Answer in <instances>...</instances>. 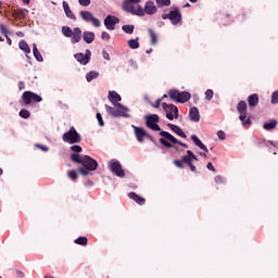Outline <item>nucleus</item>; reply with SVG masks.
Wrapping results in <instances>:
<instances>
[{"label": "nucleus", "instance_id": "f257e3e1", "mask_svg": "<svg viewBox=\"0 0 278 278\" xmlns=\"http://www.w3.org/2000/svg\"><path fill=\"white\" fill-rule=\"evenodd\" d=\"M71 160L76 164H81V166H84V168H86L87 170H97V168L99 167V163L97 162V160L88 155L79 156V154H72Z\"/></svg>", "mask_w": 278, "mask_h": 278}, {"label": "nucleus", "instance_id": "f03ea898", "mask_svg": "<svg viewBox=\"0 0 278 278\" xmlns=\"http://www.w3.org/2000/svg\"><path fill=\"white\" fill-rule=\"evenodd\" d=\"M160 136L162 138L159 139V142L163 144V147H166L167 149H173V144H179L180 147H184V149H188V144L179 141L175 136L170 135V132L162 130L160 132Z\"/></svg>", "mask_w": 278, "mask_h": 278}, {"label": "nucleus", "instance_id": "7ed1b4c3", "mask_svg": "<svg viewBox=\"0 0 278 278\" xmlns=\"http://www.w3.org/2000/svg\"><path fill=\"white\" fill-rule=\"evenodd\" d=\"M237 112L239 113V119L243 127H251V116L247 112V102L244 100L239 101L237 104Z\"/></svg>", "mask_w": 278, "mask_h": 278}, {"label": "nucleus", "instance_id": "20e7f679", "mask_svg": "<svg viewBox=\"0 0 278 278\" xmlns=\"http://www.w3.org/2000/svg\"><path fill=\"white\" fill-rule=\"evenodd\" d=\"M62 140L63 142H67L68 144H79V142H81V135H79V132H77V129L72 126L70 130L63 134Z\"/></svg>", "mask_w": 278, "mask_h": 278}, {"label": "nucleus", "instance_id": "39448f33", "mask_svg": "<svg viewBox=\"0 0 278 278\" xmlns=\"http://www.w3.org/2000/svg\"><path fill=\"white\" fill-rule=\"evenodd\" d=\"M157 13V7H155V3L153 1L146 2L144 8L137 5V11L135 13V16H144V14H148L149 16H153V14Z\"/></svg>", "mask_w": 278, "mask_h": 278}, {"label": "nucleus", "instance_id": "423d86ee", "mask_svg": "<svg viewBox=\"0 0 278 278\" xmlns=\"http://www.w3.org/2000/svg\"><path fill=\"white\" fill-rule=\"evenodd\" d=\"M168 97L172 101H177V103H186L190 101V92L179 91L177 89H172L168 91Z\"/></svg>", "mask_w": 278, "mask_h": 278}, {"label": "nucleus", "instance_id": "0eeeda50", "mask_svg": "<svg viewBox=\"0 0 278 278\" xmlns=\"http://www.w3.org/2000/svg\"><path fill=\"white\" fill-rule=\"evenodd\" d=\"M163 21H170L172 25H179L181 23V11L179 8L173 7V10L169 13H165L162 15Z\"/></svg>", "mask_w": 278, "mask_h": 278}, {"label": "nucleus", "instance_id": "6e6552de", "mask_svg": "<svg viewBox=\"0 0 278 278\" xmlns=\"http://www.w3.org/2000/svg\"><path fill=\"white\" fill-rule=\"evenodd\" d=\"M162 108L166 113V118H168V121H174V118H179V109L175 104H168L166 102H163Z\"/></svg>", "mask_w": 278, "mask_h": 278}, {"label": "nucleus", "instance_id": "1a4fd4ad", "mask_svg": "<svg viewBox=\"0 0 278 278\" xmlns=\"http://www.w3.org/2000/svg\"><path fill=\"white\" fill-rule=\"evenodd\" d=\"M22 101L25 105H30L31 101L35 103H40L42 101V97L38 96L34 91H24L22 94Z\"/></svg>", "mask_w": 278, "mask_h": 278}, {"label": "nucleus", "instance_id": "9d476101", "mask_svg": "<svg viewBox=\"0 0 278 278\" xmlns=\"http://www.w3.org/2000/svg\"><path fill=\"white\" fill-rule=\"evenodd\" d=\"M157 123H160V116L157 114L146 116V125L149 129H152V131H162Z\"/></svg>", "mask_w": 278, "mask_h": 278}, {"label": "nucleus", "instance_id": "9b49d317", "mask_svg": "<svg viewBox=\"0 0 278 278\" xmlns=\"http://www.w3.org/2000/svg\"><path fill=\"white\" fill-rule=\"evenodd\" d=\"M142 0H125L122 4V8L124 12H127L128 14H136L138 11V5H135L137 3H140Z\"/></svg>", "mask_w": 278, "mask_h": 278}, {"label": "nucleus", "instance_id": "f8f14e48", "mask_svg": "<svg viewBox=\"0 0 278 278\" xmlns=\"http://www.w3.org/2000/svg\"><path fill=\"white\" fill-rule=\"evenodd\" d=\"M80 17L86 23H92L93 27H101V21L94 17L90 11H80Z\"/></svg>", "mask_w": 278, "mask_h": 278}, {"label": "nucleus", "instance_id": "ddd939ff", "mask_svg": "<svg viewBox=\"0 0 278 278\" xmlns=\"http://www.w3.org/2000/svg\"><path fill=\"white\" fill-rule=\"evenodd\" d=\"M109 168L113 175L116 177H125V169H123V165L118 161H111L109 164Z\"/></svg>", "mask_w": 278, "mask_h": 278}, {"label": "nucleus", "instance_id": "4468645a", "mask_svg": "<svg viewBox=\"0 0 278 278\" xmlns=\"http://www.w3.org/2000/svg\"><path fill=\"white\" fill-rule=\"evenodd\" d=\"M108 99L113 105H115V108H119V110H127L125 105L119 103L121 101H123V98L121 97V94H118V92L110 91Z\"/></svg>", "mask_w": 278, "mask_h": 278}, {"label": "nucleus", "instance_id": "2eb2a0df", "mask_svg": "<svg viewBox=\"0 0 278 278\" xmlns=\"http://www.w3.org/2000/svg\"><path fill=\"white\" fill-rule=\"evenodd\" d=\"M108 114L112 116L113 118H121V116H127L125 112H129V109L123 110L121 108L114 109L113 106H110L108 104L104 105Z\"/></svg>", "mask_w": 278, "mask_h": 278}, {"label": "nucleus", "instance_id": "dca6fc26", "mask_svg": "<svg viewBox=\"0 0 278 278\" xmlns=\"http://www.w3.org/2000/svg\"><path fill=\"white\" fill-rule=\"evenodd\" d=\"M121 23V20L118 17L113 16V15H108L104 18V25L106 29H110L111 31H114L116 29V25Z\"/></svg>", "mask_w": 278, "mask_h": 278}, {"label": "nucleus", "instance_id": "f3484780", "mask_svg": "<svg viewBox=\"0 0 278 278\" xmlns=\"http://www.w3.org/2000/svg\"><path fill=\"white\" fill-rule=\"evenodd\" d=\"M191 157H194V152L188 150L187 155L182 156V162H184V164H187V166H189V168L192 173H197V166H194V164H192Z\"/></svg>", "mask_w": 278, "mask_h": 278}, {"label": "nucleus", "instance_id": "a211bd4d", "mask_svg": "<svg viewBox=\"0 0 278 278\" xmlns=\"http://www.w3.org/2000/svg\"><path fill=\"white\" fill-rule=\"evenodd\" d=\"M90 55H92V53L90 52V50H87L86 54L76 53L74 58L75 60H77V62H79V64H83V66H86V64L90 62Z\"/></svg>", "mask_w": 278, "mask_h": 278}, {"label": "nucleus", "instance_id": "6ab92c4d", "mask_svg": "<svg viewBox=\"0 0 278 278\" xmlns=\"http://www.w3.org/2000/svg\"><path fill=\"white\" fill-rule=\"evenodd\" d=\"M135 129V136L138 140V142H144V138H147V130L142 127L132 126Z\"/></svg>", "mask_w": 278, "mask_h": 278}, {"label": "nucleus", "instance_id": "aec40b11", "mask_svg": "<svg viewBox=\"0 0 278 278\" xmlns=\"http://www.w3.org/2000/svg\"><path fill=\"white\" fill-rule=\"evenodd\" d=\"M189 117L190 121H192L193 123H199V121H201V114L199 113V108L193 106L189 110Z\"/></svg>", "mask_w": 278, "mask_h": 278}, {"label": "nucleus", "instance_id": "412c9836", "mask_svg": "<svg viewBox=\"0 0 278 278\" xmlns=\"http://www.w3.org/2000/svg\"><path fill=\"white\" fill-rule=\"evenodd\" d=\"M29 14V10L27 9H17L12 12L13 18H18L20 21L25 18Z\"/></svg>", "mask_w": 278, "mask_h": 278}, {"label": "nucleus", "instance_id": "4be33fe9", "mask_svg": "<svg viewBox=\"0 0 278 278\" xmlns=\"http://www.w3.org/2000/svg\"><path fill=\"white\" fill-rule=\"evenodd\" d=\"M128 198H130L135 203L138 205H144L147 203V200L140 195H138L136 192L131 191L128 193Z\"/></svg>", "mask_w": 278, "mask_h": 278}, {"label": "nucleus", "instance_id": "5701e85b", "mask_svg": "<svg viewBox=\"0 0 278 278\" xmlns=\"http://www.w3.org/2000/svg\"><path fill=\"white\" fill-rule=\"evenodd\" d=\"M191 140L192 142H194L195 147H199V149H201L205 153H210V150L207 149V147L203 144V142L201 141V139H199L197 135H192Z\"/></svg>", "mask_w": 278, "mask_h": 278}, {"label": "nucleus", "instance_id": "b1692460", "mask_svg": "<svg viewBox=\"0 0 278 278\" xmlns=\"http://www.w3.org/2000/svg\"><path fill=\"white\" fill-rule=\"evenodd\" d=\"M257 103H260V96L257 93H253L248 97L249 108H257Z\"/></svg>", "mask_w": 278, "mask_h": 278}, {"label": "nucleus", "instance_id": "393cba45", "mask_svg": "<svg viewBox=\"0 0 278 278\" xmlns=\"http://www.w3.org/2000/svg\"><path fill=\"white\" fill-rule=\"evenodd\" d=\"M167 127L170 128L172 131H174V134H176L177 136H180V138H188L186 132H184V130L179 128V126L175 124H167Z\"/></svg>", "mask_w": 278, "mask_h": 278}, {"label": "nucleus", "instance_id": "a878e982", "mask_svg": "<svg viewBox=\"0 0 278 278\" xmlns=\"http://www.w3.org/2000/svg\"><path fill=\"white\" fill-rule=\"evenodd\" d=\"M63 10H64L67 18H72L73 21H75L77 18L75 16V13H73V11L71 10V7L68 5V2L63 1Z\"/></svg>", "mask_w": 278, "mask_h": 278}, {"label": "nucleus", "instance_id": "bb28decb", "mask_svg": "<svg viewBox=\"0 0 278 278\" xmlns=\"http://www.w3.org/2000/svg\"><path fill=\"white\" fill-rule=\"evenodd\" d=\"M83 39L87 42V45H92V42H94V33L84 31Z\"/></svg>", "mask_w": 278, "mask_h": 278}, {"label": "nucleus", "instance_id": "cd10ccee", "mask_svg": "<svg viewBox=\"0 0 278 278\" xmlns=\"http://www.w3.org/2000/svg\"><path fill=\"white\" fill-rule=\"evenodd\" d=\"M33 54L37 62H45V59L42 58L40 51H38V46H36V43L33 45Z\"/></svg>", "mask_w": 278, "mask_h": 278}, {"label": "nucleus", "instance_id": "c85d7f7f", "mask_svg": "<svg viewBox=\"0 0 278 278\" xmlns=\"http://www.w3.org/2000/svg\"><path fill=\"white\" fill-rule=\"evenodd\" d=\"M148 34L151 38L150 45L152 46L157 45V35L155 34V30H153V28H149Z\"/></svg>", "mask_w": 278, "mask_h": 278}, {"label": "nucleus", "instance_id": "c756f323", "mask_svg": "<svg viewBox=\"0 0 278 278\" xmlns=\"http://www.w3.org/2000/svg\"><path fill=\"white\" fill-rule=\"evenodd\" d=\"M18 47L22 51H24V53H31V48H29L27 41L21 40Z\"/></svg>", "mask_w": 278, "mask_h": 278}, {"label": "nucleus", "instance_id": "7c9ffc66", "mask_svg": "<svg viewBox=\"0 0 278 278\" xmlns=\"http://www.w3.org/2000/svg\"><path fill=\"white\" fill-rule=\"evenodd\" d=\"M277 127V121L271 119L264 124L263 129H266L267 131H270V129H275Z\"/></svg>", "mask_w": 278, "mask_h": 278}, {"label": "nucleus", "instance_id": "2f4dec72", "mask_svg": "<svg viewBox=\"0 0 278 278\" xmlns=\"http://www.w3.org/2000/svg\"><path fill=\"white\" fill-rule=\"evenodd\" d=\"M97 77H99V72L91 71L86 74V80L88 83L92 81L93 79H97Z\"/></svg>", "mask_w": 278, "mask_h": 278}, {"label": "nucleus", "instance_id": "473e14b6", "mask_svg": "<svg viewBox=\"0 0 278 278\" xmlns=\"http://www.w3.org/2000/svg\"><path fill=\"white\" fill-rule=\"evenodd\" d=\"M62 34L65 36V38H72L73 37V29L68 26H63L62 27Z\"/></svg>", "mask_w": 278, "mask_h": 278}, {"label": "nucleus", "instance_id": "72a5a7b5", "mask_svg": "<svg viewBox=\"0 0 278 278\" xmlns=\"http://www.w3.org/2000/svg\"><path fill=\"white\" fill-rule=\"evenodd\" d=\"M75 244H79L80 247H86L88 244V238L86 237H79L75 239Z\"/></svg>", "mask_w": 278, "mask_h": 278}, {"label": "nucleus", "instance_id": "f704fd0d", "mask_svg": "<svg viewBox=\"0 0 278 278\" xmlns=\"http://www.w3.org/2000/svg\"><path fill=\"white\" fill-rule=\"evenodd\" d=\"M128 47L130 49H139L140 43L138 42V39H130V40H128Z\"/></svg>", "mask_w": 278, "mask_h": 278}, {"label": "nucleus", "instance_id": "c9c22d12", "mask_svg": "<svg viewBox=\"0 0 278 278\" xmlns=\"http://www.w3.org/2000/svg\"><path fill=\"white\" fill-rule=\"evenodd\" d=\"M157 8H168L170 5V0H156Z\"/></svg>", "mask_w": 278, "mask_h": 278}, {"label": "nucleus", "instance_id": "e433bc0d", "mask_svg": "<svg viewBox=\"0 0 278 278\" xmlns=\"http://www.w3.org/2000/svg\"><path fill=\"white\" fill-rule=\"evenodd\" d=\"M123 31H125V34H134V25H124L122 27Z\"/></svg>", "mask_w": 278, "mask_h": 278}, {"label": "nucleus", "instance_id": "4c0bfd02", "mask_svg": "<svg viewBox=\"0 0 278 278\" xmlns=\"http://www.w3.org/2000/svg\"><path fill=\"white\" fill-rule=\"evenodd\" d=\"M20 116L21 118H29V116H31V113H29L27 109H23L20 111Z\"/></svg>", "mask_w": 278, "mask_h": 278}, {"label": "nucleus", "instance_id": "58836bf2", "mask_svg": "<svg viewBox=\"0 0 278 278\" xmlns=\"http://www.w3.org/2000/svg\"><path fill=\"white\" fill-rule=\"evenodd\" d=\"M205 99L206 101H212V99H214V90L207 89L205 91Z\"/></svg>", "mask_w": 278, "mask_h": 278}, {"label": "nucleus", "instance_id": "ea45409f", "mask_svg": "<svg viewBox=\"0 0 278 278\" xmlns=\"http://www.w3.org/2000/svg\"><path fill=\"white\" fill-rule=\"evenodd\" d=\"M67 176L72 181H77V172L75 169L70 170Z\"/></svg>", "mask_w": 278, "mask_h": 278}, {"label": "nucleus", "instance_id": "a19ab883", "mask_svg": "<svg viewBox=\"0 0 278 278\" xmlns=\"http://www.w3.org/2000/svg\"><path fill=\"white\" fill-rule=\"evenodd\" d=\"M0 31L5 37H8V34H10V30H8V27L4 24H0Z\"/></svg>", "mask_w": 278, "mask_h": 278}, {"label": "nucleus", "instance_id": "79ce46f5", "mask_svg": "<svg viewBox=\"0 0 278 278\" xmlns=\"http://www.w3.org/2000/svg\"><path fill=\"white\" fill-rule=\"evenodd\" d=\"M70 149L73 151V153H81L84 151L80 146H72Z\"/></svg>", "mask_w": 278, "mask_h": 278}, {"label": "nucleus", "instance_id": "37998d69", "mask_svg": "<svg viewBox=\"0 0 278 278\" xmlns=\"http://www.w3.org/2000/svg\"><path fill=\"white\" fill-rule=\"evenodd\" d=\"M173 163L177 168H184V157L181 160H174Z\"/></svg>", "mask_w": 278, "mask_h": 278}, {"label": "nucleus", "instance_id": "c03bdc74", "mask_svg": "<svg viewBox=\"0 0 278 278\" xmlns=\"http://www.w3.org/2000/svg\"><path fill=\"white\" fill-rule=\"evenodd\" d=\"M271 103L277 104L278 103V90L274 91L271 93Z\"/></svg>", "mask_w": 278, "mask_h": 278}, {"label": "nucleus", "instance_id": "a18cd8bd", "mask_svg": "<svg viewBox=\"0 0 278 278\" xmlns=\"http://www.w3.org/2000/svg\"><path fill=\"white\" fill-rule=\"evenodd\" d=\"M96 118L100 125V127H103L105 123L103 122V116H101V113H97Z\"/></svg>", "mask_w": 278, "mask_h": 278}, {"label": "nucleus", "instance_id": "49530a36", "mask_svg": "<svg viewBox=\"0 0 278 278\" xmlns=\"http://www.w3.org/2000/svg\"><path fill=\"white\" fill-rule=\"evenodd\" d=\"M78 172H79L80 175H83L84 177L90 175V169H87V168H85V167H84V168H83V167L78 168Z\"/></svg>", "mask_w": 278, "mask_h": 278}, {"label": "nucleus", "instance_id": "de8ad7c7", "mask_svg": "<svg viewBox=\"0 0 278 278\" xmlns=\"http://www.w3.org/2000/svg\"><path fill=\"white\" fill-rule=\"evenodd\" d=\"M72 43L75 45L81 40V35H72Z\"/></svg>", "mask_w": 278, "mask_h": 278}, {"label": "nucleus", "instance_id": "09e8293b", "mask_svg": "<svg viewBox=\"0 0 278 278\" xmlns=\"http://www.w3.org/2000/svg\"><path fill=\"white\" fill-rule=\"evenodd\" d=\"M79 5H83L84 8H88L90 5V0H78Z\"/></svg>", "mask_w": 278, "mask_h": 278}, {"label": "nucleus", "instance_id": "8fccbe9b", "mask_svg": "<svg viewBox=\"0 0 278 278\" xmlns=\"http://www.w3.org/2000/svg\"><path fill=\"white\" fill-rule=\"evenodd\" d=\"M101 38H102V40H110V33L102 31Z\"/></svg>", "mask_w": 278, "mask_h": 278}, {"label": "nucleus", "instance_id": "3c124183", "mask_svg": "<svg viewBox=\"0 0 278 278\" xmlns=\"http://www.w3.org/2000/svg\"><path fill=\"white\" fill-rule=\"evenodd\" d=\"M72 36H81V28L79 27L74 28Z\"/></svg>", "mask_w": 278, "mask_h": 278}, {"label": "nucleus", "instance_id": "603ef678", "mask_svg": "<svg viewBox=\"0 0 278 278\" xmlns=\"http://www.w3.org/2000/svg\"><path fill=\"white\" fill-rule=\"evenodd\" d=\"M206 168L208 170H212V173H216V168L214 167V164H212L211 162L207 163Z\"/></svg>", "mask_w": 278, "mask_h": 278}, {"label": "nucleus", "instance_id": "864d4df0", "mask_svg": "<svg viewBox=\"0 0 278 278\" xmlns=\"http://www.w3.org/2000/svg\"><path fill=\"white\" fill-rule=\"evenodd\" d=\"M225 131H223V130H219V131H217V138H219V140H225Z\"/></svg>", "mask_w": 278, "mask_h": 278}, {"label": "nucleus", "instance_id": "5fc2aeb1", "mask_svg": "<svg viewBox=\"0 0 278 278\" xmlns=\"http://www.w3.org/2000/svg\"><path fill=\"white\" fill-rule=\"evenodd\" d=\"M36 147H37L38 149H40L41 151H45V152L49 151V147H47V146L37 144Z\"/></svg>", "mask_w": 278, "mask_h": 278}, {"label": "nucleus", "instance_id": "6e6d98bb", "mask_svg": "<svg viewBox=\"0 0 278 278\" xmlns=\"http://www.w3.org/2000/svg\"><path fill=\"white\" fill-rule=\"evenodd\" d=\"M162 103V99H157L153 104H152V108H160V104Z\"/></svg>", "mask_w": 278, "mask_h": 278}, {"label": "nucleus", "instance_id": "4d7b16f0", "mask_svg": "<svg viewBox=\"0 0 278 278\" xmlns=\"http://www.w3.org/2000/svg\"><path fill=\"white\" fill-rule=\"evenodd\" d=\"M215 182H216V184H223V177L216 176V177H215Z\"/></svg>", "mask_w": 278, "mask_h": 278}, {"label": "nucleus", "instance_id": "13d9d810", "mask_svg": "<svg viewBox=\"0 0 278 278\" xmlns=\"http://www.w3.org/2000/svg\"><path fill=\"white\" fill-rule=\"evenodd\" d=\"M18 89H20V90H25V83L20 81V83H18Z\"/></svg>", "mask_w": 278, "mask_h": 278}, {"label": "nucleus", "instance_id": "bf43d9fd", "mask_svg": "<svg viewBox=\"0 0 278 278\" xmlns=\"http://www.w3.org/2000/svg\"><path fill=\"white\" fill-rule=\"evenodd\" d=\"M146 138H149L150 141H151V142H154V144H155V139L153 138V136L147 134V135H146Z\"/></svg>", "mask_w": 278, "mask_h": 278}, {"label": "nucleus", "instance_id": "052dcab7", "mask_svg": "<svg viewBox=\"0 0 278 278\" xmlns=\"http://www.w3.org/2000/svg\"><path fill=\"white\" fill-rule=\"evenodd\" d=\"M103 58L104 60H110V53H108L106 51H103Z\"/></svg>", "mask_w": 278, "mask_h": 278}, {"label": "nucleus", "instance_id": "680f3d73", "mask_svg": "<svg viewBox=\"0 0 278 278\" xmlns=\"http://www.w3.org/2000/svg\"><path fill=\"white\" fill-rule=\"evenodd\" d=\"M30 1H31V0H23V3H24L25 5H29Z\"/></svg>", "mask_w": 278, "mask_h": 278}, {"label": "nucleus", "instance_id": "e2e57ef3", "mask_svg": "<svg viewBox=\"0 0 278 278\" xmlns=\"http://www.w3.org/2000/svg\"><path fill=\"white\" fill-rule=\"evenodd\" d=\"M192 160L197 162L199 159L197 157V155L193 154V156H191V164H192Z\"/></svg>", "mask_w": 278, "mask_h": 278}, {"label": "nucleus", "instance_id": "0e129e2a", "mask_svg": "<svg viewBox=\"0 0 278 278\" xmlns=\"http://www.w3.org/2000/svg\"><path fill=\"white\" fill-rule=\"evenodd\" d=\"M7 41L9 42V45H12V39H10V37H8V35H7Z\"/></svg>", "mask_w": 278, "mask_h": 278}, {"label": "nucleus", "instance_id": "69168bd1", "mask_svg": "<svg viewBox=\"0 0 278 278\" xmlns=\"http://www.w3.org/2000/svg\"><path fill=\"white\" fill-rule=\"evenodd\" d=\"M200 155H201L202 157H207V155H206L205 153H203V152H200Z\"/></svg>", "mask_w": 278, "mask_h": 278}, {"label": "nucleus", "instance_id": "338daca9", "mask_svg": "<svg viewBox=\"0 0 278 278\" xmlns=\"http://www.w3.org/2000/svg\"><path fill=\"white\" fill-rule=\"evenodd\" d=\"M152 52H153V49H151V48L146 51V53H152Z\"/></svg>", "mask_w": 278, "mask_h": 278}, {"label": "nucleus", "instance_id": "774afa93", "mask_svg": "<svg viewBox=\"0 0 278 278\" xmlns=\"http://www.w3.org/2000/svg\"><path fill=\"white\" fill-rule=\"evenodd\" d=\"M184 8H190V3L187 2Z\"/></svg>", "mask_w": 278, "mask_h": 278}]
</instances>
